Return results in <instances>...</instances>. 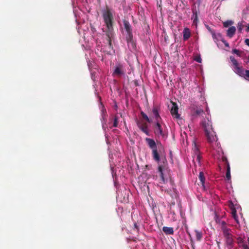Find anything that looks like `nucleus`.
I'll use <instances>...</instances> for the list:
<instances>
[{"label": "nucleus", "instance_id": "obj_14", "mask_svg": "<svg viewBox=\"0 0 249 249\" xmlns=\"http://www.w3.org/2000/svg\"><path fill=\"white\" fill-rule=\"evenodd\" d=\"M191 36V32L188 28H185L183 31V39L184 41L188 40Z\"/></svg>", "mask_w": 249, "mask_h": 249}, {"label": "nucleus", "instance_id": "obj_37", "mask_svg": "<svg viewBox=\"0 0 249 249\" xmlns=\"http://www.w3.org/2000/svg\"><path fill=\"white\" fill-rule=\"evenodd\" d=\"M246 31H247V32H249V24H248V25L247 26V29H246Z\"/></svg>", "mask_w": 249, "mask_h": 249}, {"label": "nucleus", "instance_id": "obj_4", "mask_svg": "<svg viewBox=\"0 0 249 249\" xmlns=\"http://www.w3.org/2000/svg\"><path fill=\"white\" fill-rule=\"evenodd\" d=\"M123 23L124 28L125 30L127 35L126 36V40L127 41L128 47L131 46L132 49L135 48V44L134 42L133 34H132V29L129 22L126 20H123Z\"/></svg>", "mask_w": 249, "mask_h": 249}, {"label": "nucleus", "instance_id": "obj_35", "mask_svg": "<svg viewBox=\"0 0 249 249\" xmlns=\"http://www.w3.org/2000/svg\"><path fill=\"white\" fill-rule=\"evenodd\" d=\"M222 41L224 43V44H225V45L226 46H227V47H229V46L228 43H227L226 41L222 40Z\"/></svg>", "mask_w": 249, "mask_h": 249}, {"label": "nucleus", "instance_id": "obj_17", "mask_svg": "<svg viewBox=\"0 0 249 249\" xmlns=\"http://www.w3.org/2000/svg\"><path fill=\"white\" fill-rule=\"evenodd\" d=\"M205 114L204 110L201 108H196L192 113V116L194 117L201 116Z\"/></svg>", "mask_w": 249, "mask_h": 249}, {"label": "nucleus", "instance_id": "obj_40", "mask_svg": "<svg viewBox=\"0 0 249 249\" xmlns=\"http://www.w3.org/2000/svg\"><path fill=\"white\" fill-rule=\"evenodd\" d=\"M189 236H190V240H191V241H192V238H191V235H190V233H189Z\"/></svg>", "mask_w": 249, "mask_h": 249}, {"label": "nucleus", "instance_id": "obj_16", "mask_svg": "<svg viewBox=\"0 0 249 249\" xmlns=\"http://www.w3.org/2000/svg\"><path fill=\"white\" fill-rule=\"evenodd\" d=\"M236 28L234 26L230 27L227 31V36L229 37H232L235 34Z\"/></svg>", "mask_w": 249, "mask_h": 249}, {"label": "nucleus", "instance_id": "obj_32", "mask_svg": "<svg viewBox=\"0 0 249 249\" xmlns=\"http://www.w3.org/2000/svg\"><path fill=\"white\" fill-rule=\"evenodd\" d=\"M195 60L198 63H201V58L200 57L196 58Z\"/></svg>", "mask_w": 249, "mask_h": 249}, {"label": "nucleus", "instance_id": "obj_13", "mask_svg": "<svg viewBox=\"0 0 249 249\" xmlns=\"http://www.w3.org/2000/svg\"><path fill=\"white\" fill-rule=\"evenodd\" d=\"M192 150L194 152V156H196V160H198L200 154L199 149L198 146L197 145L195 141L193 142V148Z\"/></svg>", "mask_w": 249, "mask_h": 249}, {"label": "nucleus", "instance_id": "obj_15", "mask_svg": "<svg viewBox=\"0 0 249 249\" xmlns=\"http://www.w3.org/2000/svg\"><path fill=\"white\" fill-rule=\"evenodd\" d=\"M160 179L163 182L165 183L167 181L168 178H170L169 172H160Z\"/></svg>", "mask_w": 249, "mask_h": 249}, {"label": "nucleus", "instance_id": "obj_23", "mask_svg": "<svg viewBox=\"0 0 249 249\" xmlns=\"http://www.w3.org/2000/svg\"><path fill=\"white\" fill-rule=\"evenodd\" d=\"M232 53H233L236 54L237 56L241 57L242 56V53H243V52L237 50L236 49H232Z\"/></svg>", "mask_w": 249, "mask_h": 249}, {"label": "nucleus", "instance_id": "obj_6", "mask_svg": "<svg viewBox=\"0 0 249 249\" xmlns=\"http://www.w3.org/2000/svg\"><path fill=\"white\" fill-rule=\"evenodd\" d=\"M103 18L107 27L110 28L113 26V16L108 7L103 11Z\"/></svg>", "mask_w": 249, "mask_h": 249}, {"label": "nucleus", "instance_id": "obj_3", "mask_svg": "<svg viewBox=\"0 0 249 249\" xmlns=\"http://www.w3.org/2000/svg\"><path fill=\"white\" fill-rule=\"evenodd\" d=\"M230 59L232 64L234 71L240 76H243L246 79L249 80V70L244 71L243 67L239 65V63L234 56H230Z\"/></svg>", "mask_w": 249, "mask_h": 249}, {"label": "nucleus", "instance_id": "obj_39", "mask_svg": "<svg viewBox=\"0 0 249 249\" xmlns=\"http://www.w3.org/2000/svg\"><path fill=\"white\" fill-rule=\"evenodd\" d=\"M197 19V15H196V13L195 19Z\"/></svg>", "mask_w": 249, "mask_h": 249}, {"label": "nucleus", "instance_id": "obj_26", "mask_svg": "<svg viewBox=\"0 0 249 249\" xmlns=\"http://www.w3.org/2000/svg\"><path fill=\"white\" fill-rule=\"evenodd\" d=\"M233 23V22L231 20H227L223 22V26L224 27H228L229 26L231 25Z\"/></svg>", "mask_w": 249, "mask_h": 249}, {"label": "nucleus", "instance_id": "obj_10", "mask_svg": "<svg viewBox=\"0 0 249 249\" xmlns=\"http://www.w3.org/2000/svg\"><path fill=\"white\" fill-rule=\"evenodd\" d=\"M160 107L157 106H154L152 110L153 117L155 119V122H161L162 119L159 114Z\"/></svg>", "mask_w": 249, "mask_h": 249}, {"label": "nucleus", "instance_id": "obj_22", "mask_svg": "<svg viewBox=\"0 0 249 249\" xmlns=\"http://www.w3.org/2000/svg\"><path fill=\"white\" fill-rule=\"evenodd\" d=\"M198 178H199V180L201 181V183L202 186L203 187H204L205 186L204 184H205V178L204 177L203 172H199V175Z\"/></svg>", "mask_w": 249, "mask_h": 249}, {"label": "nucleus", "instance_id": "obj_18", "mask_svg": "<svg viewBox=\"0 0 249 249\" xmlns=\"http://www.w3.org/2000/svg\"><path fill=\"white\" fill-rule=\"evenodd\" d=\"M107 31H106V36L107 37V39H112L113 36V26L111 27H107Z\"/></svg>", "mask_w": 249, "mask_h": 249}, {"label": "nucleus", "instance_id": "obj_7", "mask_svg": "<svg viewBox=\"0 0 249 249\" xmlns=\"http://www.w3.org/2000/svg\"><path fill=\"white\" fill-rule=\"evenodd\" d=\"M125 74V69L123 65L119 63L115 65L112 75L113 77H121Z\"/></svg>", "mask_w": 249, "mask_h": 249}, {"label": "nucleus", "instance_id": "obj_41", "mask_svg": "<svg viewBox=\"0 0 249 249\" xmlns=\"http://www.w3.org/2000/svg\"><path fill=\"white\" fill-rule=\"evenodd\" d=\"M142 175H145V173H142Z\"/></svg>", "mask_w": 249, "mask_h": 249}, {"label": "nucleus", "instance_id": "obj_30", "mask_svg": "<svg viewBox=\"0 0 249 249\" xmlns=\"http://www.w3.org/2000/svg\"><path fill=\"white\" fill-rule=\"evenodd\" d=\"M111 39H107V41L109 48L112 49L113 46H112V45L111 43Z\"/></svg>", "mask_w": 249, "mask_h": 249}, {"label": "nucleus", "instance_id": "obj_36", "mask_svg": "<svg viewBox=\"0 0 249 249\" xmlns=\"http://www.w3.org/2000/svg\"><path fill=\"white\" fill-rule=\"evenodd\" d=\"M243 248H244V249H249V247H248V245H247L244 244V245H243Z\"/></svg>", "mask_w": 249, "mask_h": 249}, {"label": "nucleus", "instance_id": "obj_29", "mask_svg": "<svg viewBox=\"0 0 249 249\" xmlns=\"http://www.w3.org/2000/svg\"><path fill=\"white\" fill-rule=\"evenodd\" d=\"M231 178V172H226V179L228 181H230Z\"/></svg>", "mask_w": 249, "mask_h": 249}, {"label": "nucleus", "instance_id": "obj_33", "mask_svg": "<svg viewBox=\"0 0 249 249\" xmlns=\"http://www.w3.org/2000/svg\"><path fill=\"white\" fill-rule=\"evenodd\" d=\"M237 241H238V243H242L243 242V240L242 238H241V237L238 238Z\"/></svg>", "mask_w": 249, "mask_h": 249}, {"label": "nucleus", "instance_id": "obj_21", "mask_svg": "<svg viewBox=\"0 0 249 249\" xmlns=\"http://www.w3.org/2000/svg\"><path fill=\"white\" fill-rule=\"evenodd\" d=\"M231 214H232V215L233 218L235 219V220L237 222H238V216L236 214V210L235 208L233 207V206H232V207L231 208Z\"/></svg>", "mask_w": 249, "mask_h": 249}, {"label": "nucleus", "instance_id": "obj_31", "mask_svg": "<svg viewBox=\"0 0 249 249\" xmlns=\"http://www.w3.org/2000/svg\"><path fill=\"white\" fill-rule=\"evenodd\" d=\"M245 43L246 44V45H247V46H248L249 47V38H247L245 40Z\"/></svg>", "mask_w": 249, "mask_h": 249}, {"label": "nucleus", "instance_id": "obj_24", "mask_svg": "<svg viewBox=\"0 0 249 249\" xmlns=\"http://www.w3.org/2000/svg\"><path fill=\"white\" fill-rule=\"evenodd\" d=\"M195 232H196V238L197 240H198V241L201 240V239H202V234L201 232H200V231L196 230V231H195Z\"/></svg>", "mask_w": 249, "mask_h": 249}, {"label": "nucleus", "instance_id": "obj_25", "mask_svg": "<svg viewBox=\"0 0 249 249\" xmlns=\"http://www.w3.org/2000/svg\"><path fill=\"white\" fill-rule=\"evenodd\" d=\"M141 114L142 118L144 120H145L148 123H150L151 122V120L148 117L147 115L145 113H144L143 111H142Z\"/></svg>", "mask_w": 249, "mask_h": 249}, {"label": "nucleus", "instance_id": "obj_1", "mask_svg": "<svg viewBox=\"0 0 249 249\" xmlns=\"http://www.w3.org/2000/svg\"><path fill=\"white\" fill-rule=\"evenodd\" d=\"M201 125L204 131L207 140L212 148L218 153H221V155L219 154V156L221 158V161L218 165L219 170L220 171L223 170V171H230L231 168L229 163L226 157L224 155L223 151L220 147V144L217 142L218 138L213 130L212 122L208 117H206L201 122Z\"/></svg>", "mask_w": 249, "mask_h": 249}, {"label": "nucleus", "instance_id": "obj_38", "mask_svg": "<svg viewBox=\"0 0 249 249\" xmlns=\"http://www.w3.org/2000/svg\"><path fill=\"white\" fill-rule=\"evenodd\" d=\"M220 242L217 241V246L219 249H220Z\"/></svg>", "mask_w": 249, "mask_h": 249}, {"label": "nucleus", "instance_id": "obj_5", "mask_svg": "<svg viewBox=\"0 0 249 249\" xmlns=\"http://www.w3.org/2000/svg\"><path fill=\"white\" fill-rule=\"evenodd\" d=\"M225 238V245L228 249H231L234 246L233 236L230 229L223 228V232Z\"/></svg>", "mask_w": 249, "mask_h": 249}, {"label": "nucleus", "instance_id": "obj_2", "mask_svg": "<svg viewBox=\"0 0 249 249\" xmlns=\"http://www.w3.org/2000/svg\"><path fill=\"white\" fill-rule=\"evenodd\" d=\"M145 141L146 142L149 147L152 149V155L153 160L159 164L158 171H163L166 169V166L167 164V161L166 159H162V164L160 163V157L158 151V147L153 139L146 138Z\"/></svg>", "mask_w": 249, "mask_h": 249}, {"label": "nucleus", "instance_id": "obj_34", "mask_svg": "<svg viewBox=\"0 0 249 249\" xmlns=\"http://www.w3.org/2000/svg\"><path fill=\"white\" fill-rule=\"evenodd\" d=\"M209 30L210 31L211 33H212L213 38H214L215 37V34L214 32L211 30L210 29H209Z\"/></svg>", "mask_w": 249, "mask_h": 249}, {"label": "nucleus", "instance_id": "obj_19", "mask_svg": "<svg viewBox=\"0 0 249 249\" xmlns=\"http://www.w3.org/2000/svg\"><path fill=\"white\" fill-rule=\"evenodd\" d=\"M162 231L166 234H173L174 233V230L172 227H163L162 228Z\"/></svg>", "mask_w": 249, "mask_h": 249}, {"label": "nucleus", "instance_id": "obj_11", "mask_svg": "<svg viewBox=\"0 0 249 249\" xmlns=\"http://www.w3.org/2000/svg\"><path fill=\"white\" fill-rule=\"evenodd\" d=\"M202 157L201 155L199 156V158L198 159V160H196V156H193V162L195 166V170L196 171L197 170L199 171H201L202 170V168L201 167V160Z\"/></svg>", "mask_w": 249, "mask_h": 249}, {"label": "nucleus", "instance_id": "obj_9", "mask_svg": "<svg viewBox=\"0 0 249 249\" xmlns=\"http://www.w3.org/2000/svg\"><path fill=\"white\" fill-rule=\"evenodd\" d=\"M160 122H156L155 125L154 126V132L156 135L158 136H161L163 137L164 134L163 132V129L160 123Z\"/></svg>", "mask_w": 249, "mask_h": 249}, {"label": "nucleus", "instance_id": "obj_12", "mask_svg": "<svg viewBox=\"0 0 249 249\" xmlns=\"http://www.w3.org/2000/svg\"><path fill=\"white\" fill-rule=\"evenodd\" d=\"M178 108L176 103L173 104V107L171 109V113L172 116L176 119L179 118V114L178 113Z\"/></svg>", "mask_w": 249, "mask_h": 249}, {"label": "nucleus", "instance_id": "obj_27", "mask_svg": "<svg viewBox=\"0 0 249 249\" xmlns=\"http://www.w3.org/2000/svg\"><path fill=\"white\" fill-rule=\"evenodd\" d=\"M118 123V118L117 116H115V117L114 118V120H113V126L114 127H117Z\"/></svg>", "mask_w": 249, "mask_h": 249}, {"label": "nucleus", "instance_id": "obj_8", "mask_svg": "<svg viewBox=\"0 0 249 249\" xmlns=\"http://www.w3.org/2000/svg\"><path fill=\"white\" fill-rule=\"evenodd\" d=\"M136 124L139 128L146 135L149 136V132L148 129V125L145 123H143L142 121L139 120H136Z\"/></svg>", "mask_w": 249, "mask_h": 249}, {"label": "nucleus", "instance_id": "obj_20", "mask_svg": "<svg viewBox=\"0 0 249 249\" xmlns=\"http://www.w3.org/2000/svg\"><path fill=\"white\" fill-rule=\"evenodd\" d=\"M244 23H245V22L244 21H242L238 22L237 24V28L238 32L239 33H241L242 32V30L244 28V27H245V25L244 24Z\"/></svg>", "mask_w": 249, "mask_h": 249}, {"label": "nucleus", "instance_id": "obj_28", "mask_svg": "<svg viewBox=\"0 0 249 249\" xmlns=\"http://www.w3.org/2000/svg\"><path fill=\"white\" fill-rule=\"evenodd\" d=\"M221 230H222V232H223V228H225V229H228L226 225V223L225 221H223L221 222Z\"/></svg>", "mask_w": 249, "mask_h": 249}]
</instances>
